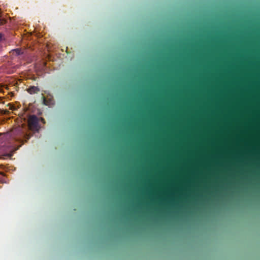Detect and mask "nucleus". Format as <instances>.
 Segmentation results:
<instances>
[{
	"label": "nucleus",
	"mask_w": 260,
	"mask_h": 260,
	"mask_svg": "<svg viewBox=\"0 0 260 260\" xmlns=\"http://www.w3.org/2000/svg\"><path fill=\"white\" fill-rule=\"evenodd\" d=\"M5 23V20L0 19V25H3Z\"/></svg>",
	"instance_id": "6"
},
{
	"label": "nucleus",
	"mask_w": 260,
	"mask_h": 260,
	"mask_svg": "<svg viewBox=\"0 0 260 260\" xmlns=\"http://www.w3.org/2000/svg\"><path fill=\"white\" fill-rule=\"evenodd\" d=\"M27 90L29 93L34 94L39 92L40 89L36 86H30Z\"/></svg>",
	"instance_id": "3"
},
{
	"label": "nucleus",
	"mask_w": 260,
	"mask_h": 260,
	"mask_svg": "<svg viewBox=\"0 0 260 260\" xmlns=\"http://www.w3.org/2000/svg\"><path fill=\"white\" fill-rule=\"evenodd\" d=\"M12 133L13 134H14L15 133H19V136L15 138L16 140H21L22 138H24L25 139V142H26L27 140H28L32 136L31 134H27L25 132L22 131V128L21 127L18 128L17 129L15 130Z\"/></svg>",
	"instance_id": "2"
},
{
	"label": "nucleus",
	"mask_w": 260,
	"mask_h": 260,
	"mask_svg": "<svg viewBox=\"0 0 260 260\" xmlns=\"http://www.w3.org/2000/svg\"><path fill=\"white\" fill-rule=\"evenodd\" d=\"M29 129L33 132H38L42 124L45 123V120L42 118H39L35 115H30L27 120Z\"/></svg>",
	"instance_id": "1"
},
{
	"label": "nucleus",
	"mask_w": 260,
	"mask_h": 260,
	"mask_svg": "<svg viewBox=\"0 0 260 260\" xmlns=\"http://www.w3.org/2000/svg\"><path fill=\"white\" fill-rule=\"evenodd\" d=\"M44 103L46 105H50L52 104V100L50 99H48L47 98H44Z\"/></svg>",
	"instance_id": "4"
},
{
	"label": "nucleus",
	"mask_w": 260,
	"mask_h": 260,
	"mask_svg": "<svg viewBox=\"0 0 260 260\" xmlns=\"http://www.w3.org/2000/svg\"><path fill=\"white\" fill-rule=\"evenodd\" d=\"M14 52H15L17 55H19L21 53V50L19 49L13 50Z\"/></svg>",
	"instance_id": "5"
},
{
	"label": "nucleus",
	"mask_w": 260,
	"mask_h": 260,
	"mask_svg": "<svg viewBox=\"0 0 260 260\" xmlns=\"http://www.w3.org/2000/svg\"><path fill=\"white\" fill-rule=\"evenodd\" d=\"M11 136V134H7V136L8 137V136Z\"/></svg>",
	"instance_id": "7"
},
{
	"label": "nucleus",
	"mask_w": 260,
	"mask_h": 260,
	"mask_svg": "<svg viewBox=\"0 0 260 260\" xmlns=\"http://www.w3.org/2000/svg\"><path fill=\"white\" fill-rule=\"evenodd\" d=\"M2 34H0V39L2 38Z\"/></svg>",
	"instance_id": "8"
}]
</instances>
